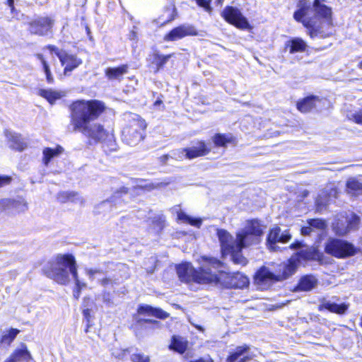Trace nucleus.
Listing matches in <instances>:
<instances>
[{"label":"nucleus","mask_w":362,"mask_h":362,"mask_svg":"<svg viewBox=\"0 0 362 362\" xmlns=\"http://www.w3.org/2000/svg\"><path fill=\"white\" fill-rule=\"evenodd\" d=\"M136 27H134V29L129 34V39L130 40H137V33L135 30Z\"/></svg>","instance_id":"3c124183"},{"label":"nucleus","mask_w":362,"mask_h":362,"mask_svg":"<svg viewBox=\"0 0 362 362\" xmlns=\"http://www.w3.org/2000/svg\"><path fill=\"white\" fill-rule=\"evenodd\" d=\"M187 158L193 159L197 157L204 156L211 151L204 141H198L190 147L186 148Z\"/></svg>","instance_id":"a211bd4d"},{"label":"nucleus","mask_w":362,"mask_h":362,"mask_svg":"<svg viewBox=\"0 0 362 362\" xmlns=\"http://www.w3.org/2000/svg\"><path fill=\"white\" fill-rule=\"evenodd\" d=\"M6 211L11 210L15 212L20 213L24 212L28 209L27 202L23 199L18 200L4 199Z\"/></svg>","instance_id":"b1692460"},{"label":"nucleus","mask_w":362,"mask_h":362,"mask_svg":"<svg viewBox=\"0 0 362 362\" xmlns=\"http://www.w3.org/2000/svg\"><path fill=\"white\" fill-rule=\"evenodd\" d=\"M128 66L123 64L118 67H109L105 70V76L109 80H119L120 81L122 76L127 74Z\"/></svg>","instance_id":"393cba45"},{"label":"nucleus","mask_w":362,"mask_h":362,"mask_svg":"<svg viewBox=\"0 0 362 362\" xmlns=\"http://www.w3.org/2000/svg\"><path fill=\"white\" fill-rule=\"evenodd\" d=\"M334 299L335 298L332 299L322 298L320 300L319 310H327L331 313L338 315L344 314L349 308V305L345 303H338Z\"/></svg>","instance_id":"dca6fc26"},{"label":"nucleus","mask_w":362,"mask_h":362,"mask_svg":"<svg viewBox=\"0 0 362 362\" xmlns=\"http://www.w3.org/2000/svg\"><path fill=\"white\" fill-rule=\"evenodd\" d=\"M52 26V19L48 17H39L30 23L29 30L32 34L43 36L48 34Z\"/></svg>","instance_id":"ddd939ff"},{"label":"nucleus","mask_w":362,"mask_h":362,"mask_svg":"<svg viewBox=\"0 0 362 362\" xmlns=\"http://www.w3.org/2000/svg\"><path fill=\"white\" fill-rule=\"evenodd\" d=\"M308 223L312 226L313 230H324L326 228L325 222L320 218L310 219L308 221Z\"/></svg>","instance_id":"58836bf2"},{"label":"nucleus","mask_w":362,"mask_h":362,"mask_svg":"<svg viewBox=\"0 0 362 362\" xmlns=\"http://www.w3.org/2000/svg\"><path fill=\"white\" fill-rule=\"evenodd\" d=\"M14 1L15 0H7V4L10 7L12 13L15 12Z\"/></svg>","instance_id":"864d4df0"},{"label":"nucleus","mask_w":362,"mask_h":362,"mask_svg":"<svg viewBox=\"0 0 362 362\" xmlns=\"http://www.w3.org/2000/svg\"><path fill=\"white\" fill-rule=\"evenodd\" d=\"M137 312L140 315L153 316L160 319H165L168 317V314L162 309L153 308L148 305H139Z\"/></svg>","instance_id":"aec40b11"},{"label":"nucleus","mask_w":362,"mask_h":362,"mask_svg":"<svg viewBox=\"0 0 362 362\" xmlns=\"http://www.w3.org/2000/svg\"><path fill=\"white\" fill-rule=\"evenodd\" d=\"M191 362H214V361H213L212 358L208 356L206 358H201L198 360H196L194 361H191Z\"/></svg>","instance_id":"603ef678"},{"label":"nucleus","mask_w":362,"mask_h":362,"mask_svg":"<svg viewBox=\"0 0 362 362\" xmlns=\"http://www.w3.org/2000/svg\"><path fill=\"white\" fill-rule=\"evenodd\" d=\"M144 322H151V323H153V324H156V325H158L159 322L156 320H144Z\"/></svg>","instance_id":"052dcab7"},{"label":"nucleus","mask_w":362,"mask_h":362,"mask_svg":"<svg viewBox=\"0 0 362 362\" xmlns=\"http://www.w3.org/2000/svg\"><path fill=\"white\" fill-rule=\"evenodd\" d=\"M45 272L48 277L58 284L65 285L69 282V274L76 275V263L71 254L58 255L47 263Z\"/></svg>","instance_id":"39448f33"},{"label":"nucleus","mask_w":362,"mask_h":362,"mask_svg":"<svg viewBox=\"0 0 362 362\" xmlns=\"http://www.w3.org/2000/svg\"><path fill=\"white\" fill-rule=\"evenodd\" d=\"M358 66L360 69H362V60L360 62L359 64H358Z\"/></svg>","instance_id":"69168bd1"},{"label":"nucleus","mask_w":362,"mask_h":362,"mask_svg":"<svg viewBox=\"0 0 362 362\" xmlns=\"http://www.w3.org/2000/svg\"><path fill=\"white\" fill-rule=\"evenodd\" d=\"M57 199L60 202H66L69 201L76 202L80 199V197L74 192H62L58 194Z\"/></svg>","instance_id":"72a5a7b5"},{"label":"nucleus","mask_w":362,"mask_h":362,"mask_svg":"<svg viewBox=\"0 0 362 362\" xmlns=\"http://www.w3.org/2000/svg\"><path fill=\"white\" fill-rule=\"evenodd\" d=\"M173 13H176V8H175V6L173 8Z\"/></svg>","instance_id":"774afa93"},{"label":"nucleus","mask_w":362,"mask_h":362,"mask_svg":"<svg viewBox=\"0 0 362 362\" xmlns=\"http://www.w3.org/2000/svg\"><path fill=\"white\" fill-rule=\"evenodd\" d=\"M86 274L89 279L93 281L95 279L103 286H113L117 284V279L110 275L104 273L103 270L99 269L86 268L85 269Z\"/></svg>","instance_id":"4468645a"},{"label":"nucleus","mask_w":362,"mask_h":362,"mask_svg":"<svg viewBox=\"0 0 362 362\" xmlns=\"http://www.w3.org/2000/svg\"><path fill=\"white\" fill-rule=\"evenodd\" d=\"M347 117L349 120H352L356 124H362V109L359 111L351 112Z\"/></svg>","instance_id":"79ce46f5"},{"label":"nucleus","mask_w":362,"mask_h":362,"mask_svg":"<svg viewBox=\"0 0 362 362\" xmlns=\"http://www.w3.org/2000/svg\"><path fill=\"white\" fill-rule=\"evenodd\" d=\"M4 203H6V202H4V199L0 201V212L6 211Z\"/></svg>","instance_id":"13d9d810"},{"label":"nucleus","mask_w":362,"mask_h":362,"mask_svg":"<svg viewBox=\"0 0 362 362\" xmlns=\"http://www.w3.org/2000/svg\"><path fill=\"white\" fill-rule=\"evenodd\" d=\"M250 346L247 344L237 346L234 351L230 353L227 362H247L251 360L253 354H250Z\"/></svg>","instance_id":"f3484780"},{"label":"nucleus","mask_w":362,"mask_h":362,"mask_svg":"<svg viewBox=\"0 0 362 362\" xmlns=\"http://www.w3.org/2000/svg\"><path fill=\"white\" fill-rule=\"evenodd\" d=\"M114 197H115V198H112L111 200H105V201H103V202H101L98 206V209L99 210V212L105 211L108 209L112 210L113 203H114V206H116V204H117L119 203V202L117 200V198L118 197L115 196Z\"/></svg>","instance_id":"c9c22d12"},{"label":"nucleus","mask_w":362,"mask_h":362,"mask_svg":"<svg viewBox=\"0 0 362 362\" xmlns=\"http://www.w3.org/2000/svg\"><path fill=\"white\" fill-rule=\"evenodd\" d=\"M197 32L195 28L189 24H182L171 30L164 36L166 42H173L180 40L186 36L197 35Z\"/></svg>","instance_id":"f8f14e48"},{"label":"nucleus","mask_w":362,"mask_h":362,"mask_svg":"<svg viewBox=\"0 0 362 362\" xmlns=\"http://www.w3.org/2000/svg\"><path fill=\"white\" fill-rule=\"evenodd\" d=\"M103 302H105L106 303H111V300L110 298V294L109 293H104L103 296Z\"/></svg>","instance_id":"5fc2aeb1"},{"label":"nucleus","mask_w":362,"mask_h":362,"mask_svg":"<svg viewBox=\"0 0 362 362\" xmlns=\"http://www.w3.org/2000/svg\"><path fill=\"white\" fill-rule=\"evenodd\" d=\"M38 95L45 98L50 104H54L56 100L65 96L64 91L54 90L52 89H40Z\"/></svg>","instance_id":"5701e85b"},{"label":"nucleus","mask_w":362,"mask_h":362,"mask_svg":"<svg viewBox=\"0 0 362 362\" xmlns=\"http://www.w3.org/2000/svg\"><path fill=\"white\" fill-rule=\"evenodd\" d=\"M298 8L293 13V18L309 29V35L312 38L327 37L332 34L331 30L324 31L322 28L317 25L320 19L322 21L321 24H325L329 28L332 24V8L325 5L323 0H314L313 7H310V4L305 0H301L298 4Z\"/></svg>","instance_id":"7ed1b4c3"},{"label":"nucleus","mask_w":362,"mask_h":362,"mask_svg":"<svg viewBox=\"0 0 362 362\" xmlns=\"http://www.w3.org/2000/svg\"><path fill=\"white\" fill-rule=\"evenodd\" d=\"M223 264L215 258L205 260L199 271L196 270L190 263H182L177 268V274L180 280L182 282H196L198 284H218L221 283V276L216 272H221Z\"/></svg>","instance_id":"20e7f679"},{"label":"nucleus","mask_w":362,"mask_h":362,"mask_svg":"<svg viewBox=\"0 0 362 362\" xmlns=\"http://www.w3.org/2000/svg\"><path fill=\"white\" fill-rule=\"evenodd\" d=\"M47 48L58 57L62 65L64 66V74H68L82 64V60L74 54L59 51L53 45H49Z\"/></svg>","instance_id":"9d476101"},{"label":"nucleus","mask_w":362,"mask_h":362,"mask_svg":"<svg viewBox=\"0 0 362 362\" xmlns=\"http://www.w3.org/2000/svg\"><path fill=\"white\" fill-rule=\"evenodd\" d=\"M265 226L259 221H247L245 226L236 233V238L226 230L218 229L217 236L221 245L223 257L230 255L234 264L245 266L247 259L243 255L242 250L258 244L262 239Z\"/></svg>","instance_id":"f257e3e1"},{"label":"nucleus","mask_w":362,"mask_h":362,"mask_svg":"<svg viewBox=\"0 0 362 362\" xmlns=\"http://www.w3.org/2000/svg\"><path fill=\"white\" fill-rule=\"evenodd\" d=\"M146 123L139 115H134L129 124L122 132L124 141L131 146L139 144L144 138Z\"/></svg>","instance_id":"0eeeda50"},{"label":"nucleus","mask_w":362,"mask_h":362,"mask_svg":"<svg viewBox=\"0 0 362 362\" xmlns=\"http://www.w3.org/2000/svg\"><path fill=\"white\" fill-rule=\"evenodd\" d=\"M359 222V217L356 214L351 213L346 217L345 223H346V226H344L343 221L341 220H339L336 223L334 226L336 233L340 235H344L349 231L358 228Z\"/></svg>","instance_id":"2eb2a0df"},{"label":"nucleus","mask_w":362,"mask_h":362,"mask_svg":"<svg viewBox=\"0 0 362 362\" xmlns=\"http://www.w3.org/2000/svg\"><path fill=\"white\" fill-rule=\"evenodd\" d=\"M221 16L229 23L242 30H250L251 26L240 11L233 6H226Z\"/></svg>","instance_id":"1a4fd4ad"},{"label":"nucleus","mask_w":362,"mask_h":362,"mask_svg":"<svg viewBox=\"0 0 362 362\" xmlns=\"http://www.w3.org/2000/svg\"><path fill=\"white\" fill-rule=\"evenodd\" d=\"M224 0H217L218 4H222Z\"/></svg>","instance_id":"0e129e2a"},{"label":"nucleus","mask_w":362,"mask_h":362,"mask_svg":"<svg viewBox=\"0 0 362 362\" xmlns=\"http://www.w3.org/2000/svg\"><path fill=\"white\" fill-rule=\"evenodd\" d=\"M308 47L307 43L301 38L294 37L288 40L285 44V48L290 54L303 52Z\"/></svg>","instance_id":"412c9836"},{"label":"nucleus","mask_w":362,"mask_h":362,"mask_svg":"<svg viewBox=\"0 0 362 362\" xmlns=\"http://www.w3.org/2000/svg\"><path fill=\"white\" fill-rule=\"evenodd\" d=\"M127 191L126 188L123 187V188H122V193L126 194V193H127Z\"/></svg>","instance_id":"e2e57ef3"},{"label":"nucleus","mask_w":362,"mask_h":362,"mask_svg":"<svg viewBox=\"0 0 362 362\" xmlns=\"http://www.w3.org/2000/svg\"><path fill=\"white\" fill-rule=\"evenodd\" d=\"M162 103H163L162 100H161L160 99L158 98V99L155 101V103H154V105H155V106H158V105H161Z\"/></svg>","instance_id":"680f3d73"},{"label":"nucleus","mask_w":362,"mask_h":362,"mask_svg":"<svg viewBox=\"0 0 362 362\" xmlns=\"http://www.w3.org/2000/svg\"><path fill=\"white\" fill-rule=\"evenodd\" d=\"M36 57L41 62V63H42V64L43 66V69H44V71H45V75H46L47 81L49 83H52L53 81H54V78H53V77L52 76V74H51V71H50V69H49L48 64L45 60L42 54H37Z\"/></svg>","instance_id":"f704fd0d"},{"label":"nucleus","mask_w":362,"mask_h":362,"mask_svg":"<svg viewBox=\"0 0 362 362\" xmlns=\"http://www.w3.org/2000/svg\"><path fill=\"white\" fill-rule=\"evenodd\" d=\"M83 317H84V318L86 320V324H87V327L85 329V332H88V328L90 326V321H91L90 320H91L90 310L89 309L83 310Z\"/></svg>","instance_id":"a18cd8bd"},{"label":"nucleus","mask_w":362,"mask_h":362,"mask_svg":"<svg viewBox=\"0 0 362 362\" xmlns=\"http://www.w3.org/2000/svg\"><path fill=\"white\" fill-rule=\"evenodd\" d=\"M104 104L96 100H77L70 106V125L74 132H79L95 141H103L109 133L103 125L93 122L104 111Z\"/></svg>","instance_id":"f03ea898"},{"label":"nucleus","mask_w":362,"mask_h":362,"mask_svg":"<svg viewBox=\"0 0 362 362\" xmlns=\"http://www.w3.org/2000/svg\"><path fill=\"white\" fill-rule=\"evenodd\" d=\"M317 101H319L317 97H307L297 103V108L301 112H308L315 106L316 102Z\"/></svg>","instance_id":"a878e982"},{"label":"nucleus","mask_w":362,"mask_h":362,"mask_svg":"<svg viewBox=\"0 0 362 362\" xmlns=\"http://www.w3.org/2000/svg\"><path fill=\"white\" fill-rule=\"evenodd\" d=\"M301 247H302V244H301V243H300V242H296V243H293V244H291V245H290V247H291V249H294V250H296V249H298V248H300Z\"/></svg>","instance_id":"6e6d98bb"},{"label":"nucleus","mask_w":362,"mask_h":362,"mask_svg":"<svg viewBox=\"0 0 362 362\" xmlns=\"http://www.w3.org/2000/svg\"><path fill=\"white\" fill-rule=\"evenodd\" d=\"M100 142L103 144V150L106 153L115 151L117 148L115 139L111 132H109L105 137H104L103 141Z\"/></svg>","instance_id":"c85d7f7f"},{"label":"nucleus","mask_w":362,"mask_h":362,"mask_svg":"<svg viewBox=\"0 0 362 362\" xmlns=\"http://www.w3.org/2000/svg\"><path fill=\"white\" fill-rule=\"evenodd\" d=\"M296 268L297 263L293 259L279 265V269L274 272L269 267H262L255 274V281L262 289H264L274 282L286 279L294 274Z\"/></svg>","instance_id":"423d86ee"},{"label":"nucleus","mask_w":362,"mask_h":362,"mask_svg":"<svg viewBox=\"0 0 362 362\" xmlns=\"http://www.w3.org/2000/svg\"><path fill=\"white\" fill-rule=\"evenodd\" d=\"M163 158L165 160H166V159H168V155H165V156H164Z\"/></svg>","instance_id":"338daca9"},{"label":"nucleus","mask_w":362,"mask_h":362,"mask_svg":"<svg viewBox=\"0 0 362 362\" xmlns=\"http://www.w3.org/2000/svg\"><path fill=\"white\" fill-rule=\"evenodd\" d=\"M63 151V148L60 146H57L54 148H45L43 150V163L45 165H47L52 158H54L55 156H59L61 154Z\"/></svg>","instance_id":"c756f323"},{"label":"nucleus","mask_w":362,"mask_h":362,"mask_svg":"<svg viewBox=\"0 0 362 362\" xmlns=\"http://www.w3.org/2000/svg\"><path fill=\"white\" fill-rule=\"evenodd\" d=\"M175 55L174 53L168 55H163L159 54H155V62L158 66V70L162 68L169 60L170 58Z\"/></svg>","instance_id":"e433bc0d"},{"label":"nucleus","mask_w":362,"mask_h":362,"mask_svg":"<svg viewBox=\"0 0 362 362\" xmlns=\"http://www.w3.org/2000/svg\"><path fill=\"white\" fill-rule=\"evenodd\" d=\"M196 1L199 6L203 7L206 11H211L210 1L209 0H196Z\"/></svg>","instance_id":"49530a36"},{"label":"nucleus","mask_w":362,"mask_h":362,"mask_svg":"<svg viewBox=\"0 0 362 362\" xmlns=\"http://www.w3.org/2000/svg\"><path fill=\"white\" fill-rule=\"evenodd\" d=\"M291 238V235L288 230L282 231L279 227L275 226L270 230L267 235V245L269 250H276V243H287Z\"/></svg>","instance_id":"9b49d317"},{"label":"nucleus","mask_w":362,"mask_h":362,"mask_svg":"<svg viewBox=\"0 0 362 362\" xmlns=\"http://www.w3.org/2000/svg\"><path fill=\"white\" fill-rule=\"evenodd\" d=\"M336 194H337V191L336 189H332L329 192V196L331 197V196H334V197H336Z\"/></svg>","instance_id":"bf43d9fd"},{"label":"nucleus","mask_w":362,"mask_h":362,"mask_svg":"<svg viewBox=\"0 0 362 362\" xmlns=\"http://www.w3.org/2000/svg\"><path fill=\"white\" fill-rule=\"evenodd\" d=\"M347 192L354 195L362 194V178H350L346 182Z\"/></svg>","instance_id":"cd10ccee"},{"label":"nucleus","mask_w":362,"mask_h":362,"mask_svg":"<svg viewBox=\"0 0 362 362\" xmlns=\"http://www.w3.org/2000/svg\"><path fill=\"white\" fill-rule=\"evenodd\" d=\"M326 253L338 258H344L355 254L354 245L346 240L329 238L325 243Z\"/></svg>","instance_id":"6e6552de"},{"label":"nucleus","mask_w":362,"mask_h":362,"mask_svg":"<svg viewBox=\"0 0 362 362\" xmlns=\"http://www.w3.org/2000/svg\"><path fill=\"white\" fill-rule=\"evenodd\" d=\"M177 219H178V221H180L184 223H188V224H190L191 226H195L197 228H200L202 223V221L201 218H195L191 217L181 210L177 211Z\"/></svg>","instance_id":"2f4dec72"},{"label":"nucleus","mask_w":362,"mask_h":362,"mask_svg":"<svg viewBox=\"0 0 362 362\" xmlns=\"http://www.w3.org/2000/svg\"><path fill=\"white\" fill-rule=\"evenodd\" d=\"M11 178L9 176L0 175V187L8 185L11 182Z\"/></svg>","instance_id":"09e8293b"},{"label":"nucleus","mask_w":362,"mask_h":362,"mask_svg":"<svg viewBox=\"0 0 362 362\" xmlns=\"http://www.w3.org/2000/svg\"><path fill=\"white\" fill-rule=\"evenodd\" d=\"M212 140L216 146L226 147L228 144L233 141V137L230 134H216Z\"/></svg>","instance_id":"7c9ffc66"},{"label":"nucleus","mask_w":362,"mask_h":362,"mask_svg":"<svg viewBox=\"0 0 362 362\" xmlns=\"http://www.w3.org/2000/svg\"><path fill=\"white\" fill-rule=\"evenodd\" d=\"M238 277L240 278V282L238 283V284H233L234 286L239 287V288H243V287L247 286L249 284V280L246 276L238 274H237L235 278H238Z\"/></svg>","instance_id":"c03bdc74"},{"label":"nucleus","mask_w":362,"mask_h":362,"mask_svg":"<svg viewBox=\"0 0 362 362\" xmlns=\"http://www.w3.org/2000/svg\"><path fill=\"white\" fill-rule=\"evenodd\" d=\"M129 349H122L119 348H114L112 351V354L117 358L124 360L129 354Z\"/></svg>","instance_id":"ea45409f"},{"label":"nucleus","mask_w":362,"mask_h":362,"mask_svg":"<svg viewBox=\"0 0 362 362\" xmlns=\"http://www.w3.org/2000/svg\"><path fill=\"white\" fill-rule=\"evenodd\" d=\"M316 283L317 280L313 276H305L300 279L297 288L298 291H310L315 287Z\"/></svg>","instance_id":"bb28decb"},{"label":"nucleus","mask_w":362,"mask_h":362,"mask_svg":"<svg viewBox=\"0 0 362 362\" xmlns=\"http://www.w3.org/2000/svg\"><path fill=\"white\" fill-rule=\"evenodd\" d=\"M5 135L8 139L11 148L18 151H23L26 147V144L21 135L10 131H6Z\"/></svg>","instance_id":"4be33fe9"},{"label":"nucleus","mask_w":362,"mask_h":362,"mask_svg":"<svg viewBox=\"0 0 362 362\" xmlns=\"http://www.w3.org/2000/svg\"><path fill=\"white\" fill-rule=\"evenodd\" d=\"M81 289H77L76 288L74 290V296L76 298H78Z\"/></svg>","instance_id":"4d7b16f0"},{"label":"nucleus","mask_w":362,"mask_h":362,"mask_svg":"<svg viewBox=\"0 0 362 362\" xmlns=\"http://www.w3.org/2000/svg\"><path fill=\"white\" fill-rule=\"evenodd\" d=\"M327 193L322 192L316 199L317 210L322 211L329 202V200L326 199Z\"/></svg>","instance_id":"4c0bfd02"},{"label":"nucleus","mask_w":362,"mask_h":362,"mask_svg":"<svg viewBox=\"0 0 362 362\" xmlns=\"http://www.w3.org/2000/svg\"><path fill=\"white\" fill-rule=\"evenodd\" d=\"M32 357L25 344H22L20 349H16L4 362H29Z\"/></svg>","instance_id":"6ab92c4d"},{"label":"nucleus","mask_w":362,"mask_h":362,"mask_svg":"<svg viewBox=\"0 0 362 362\" xmlns=\"http://www.w3.org/2000/svg\"><path fill=\"white\" fill-rule=\"evenodd\" d=\"M132 362H149L148 356L140 354H133L131 356Z\"/></svg>","instance_id":"37998d69"},{"label":"nucleus","mask_w":362,"mask_h":362,"mask_svg":"<svg viewBox=\"0 0 362 362\" xmlns=\"http://www.w3.org/2000/svg\"><path fill=\"white\" fill-rule=\"evenodd\" d=\"M313 231V229L310 225L308 224V226H304L301 228V233L304 235H308Z\"/></svg>","instance_id":"8fccbe9b"},{"label":"nucleus","mask_w":362,"mask_h":362,"mask_svg":"<svg viewBox=\"0 0 362 362\" xmlns=\"http://www.w3.org/2000/svg\"><path fill=\"white\" fill-rule=\"evenodd\" d=\"M187 343L183 339L174 336L169 347L180 354H183L187 349Z\"/></svg>","instance_id":"473e14b6"},{"label":"nucleus","mask_w":362,"mask_h":362,"mask_svg":"<svg viewBox=\"0 0 362 362\" xmlns=\"http://www.w3.org/2000/svg\"><path fill=\"white\" fill-rule=\"evenodd\" d=\"M172 158H174L176 160H182L185 158H187V151L185 148L177 149L171 153Z\"/></svg>","instance_id":"a19ab883"},{"label":"nucleus","mask_w":362,"mask_h":362,"mask_svg":"<svg viewBox=\"0 0 362 362\" xmlns=\"http://www.w3.org/2000/svg\"><path fill=\"white\" fill-rule=\"evenodd\" d=\"M72 277L75 281V288L77 289H82L86 286V284L84 282H82L79 280L77 272L76 276Z\"/></svg>","instance_id":"de8ad7c7"}]
</instances>
